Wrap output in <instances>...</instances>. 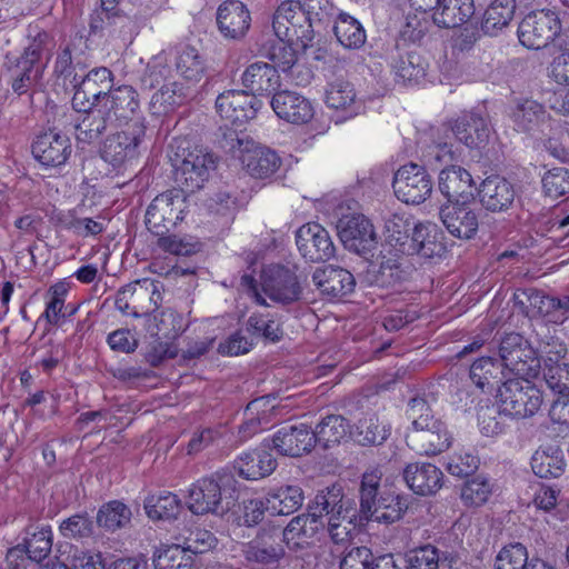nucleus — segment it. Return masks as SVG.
<instances>
[{
    "label": "nucleus",
    "instance_id": "1",
    "mask_svg": "<svg viewBox=\"0 0 569 569\" xmlns=\"http://www.w3.org/2000/svg\"><path fill=\"white\" fill-rule=\"evenodd\" d=\"M382 472L379 468L362 475L360 511L367 520L379 523L399 521L408 509L407 498L388 488H380Z\"/></svg>",
    "mask_w": 569,
    "mask_h": 569
},
{
    "label": "nucleus",
    "instance_id": "2",
    "mask_svg": "<svg viewBox=\"0 0 569 569\" xmlns=\"http://www.w3.org/2000/svg\"><path fill=\"white\" fill-rule=\"evenodd\" d=\"M173 180L178 189L192 193L201 189L216 168L213 156L199 147H182L181 143L170 154Z\"/></svg>",
    "mask_w": 569,
    "mask_h": 569
},
{
    "label": "nucleus",
    "instance_id": "3",
    "mask_svg": "<svg viewBox=\"0 0 569 569\" xmlns=\"http://www.w3.org/2000/svg\"><path fill=\"white\" fill-rule=\"evenodd\" d=\"M146 136V124L134 120L128 127L107 137L100 150L101 158L114 169H124L138 159Z\"/></svg>",
    "mask_w": 569,
    "mask_h": 569
},
{
    "label": "nucleus",
    "instance_id": "4",
    "mask_svg": "<svg viewBox=\"0 0 569 569\" xmlns=\"http://www.w3.org/2000/svg\"><path fill=\"white\" fill-rule=\"evenodd\" d=\"M498 352L502 367L509 373L529 387V378L537 375L539 360L535 357V351L528 340L520 333H506L498 346Z\"/></svg>",
    "mask_w": 569,
    "mask_h": 569
},
{
    "label": "nucleus",
    "instance_id": "5",
    "mask_svg": "<svg viewBox=\"0 0 569 569\" xmlns=\"http://www.w3.org/2000/svg\"><path fill=\"white\" fill-rule=\"evenodd\" d=\"M222 146L240 159L251 177L264 179L272 176L280 168L281 160L273 150L256 146L250 141L243 142L234 131L224 136Z\"/></svg>",
    "mask_w": 569,
    "mask_h": 569
},
{
    "label": "nucleus",
    "instance_id": "6",
    "mask_svg": "<svg viewBox=\"0 0 569 569\" xmlns=\"http://www.w3.org/2000/svg\"><path fill=\"white\" fill-rule=\"evenodd\" d=\"M297 1H283L273 14L272 28L277 38L296 41L297 46L307 49L312 46L316 27L309 20Z\"/></svg>",
    "mask_w": 569,
    "mask_h": 569
},
{
    "label": "nucleus",
    "instance_id": "7",
    "mask_svg": "<svg viewBox=\"0 0 569 569\" xmlns=\"http://www.w3.org/2000/svg\"><path fill=\"white\" fill-rule=\"evenodd\" d=\"M51 38L47 32H40L26 48L12 69V90L21 96L27 93L42 78L44 63L41 57L50 50Z\"/></svg>",
    "mask_w": 569,
    "mask_h": 569
},
{
    "label": "nucleus",
    "instance_id": "8",
    "mask_svg": "<svg viewBox=\"0 0 569 569\" xmlns=\"http://www.w3.org/2000/svg\"><path fill=\"white\" fill-rule=\"evenodd\" d=\"M187 193L178 188L158 194L146 212L147 229L156 236L166 234L183 219Z\"/></svg>",
    "mask_w": 569,
    "mask_h": 569
},
{
    "label": "nucleus",
    "instance_id": "9",
    "mask_svg": "<svg viewBox=\"0 0 569 569\" xmlns=\"http://www.w3.org/2000/svg\"><path fill=\"white\" fill-rule=\"evenodd\" d=\"M561 23L556 12L539 10L527 14L518 27V38L528 49L539 50L559 37V46L567 44L560 36Z\"/></svg>",
    "mask_w": 569,
    "mask_h": 569
},
{
    "label": "nucleus",
    "instance_id": "10",
    "mask_svg": "<svg viewBox=\"0 0 569 569\" xmlns=\"http://www.w3.org/2000/svg\"><path fill=\"white\" fill-rule=\"evenodd\" d=\"M70 84L74 90L72 108L76 111H86L94 103H100L109 90L113 89V74L108 68L98 67L83 77L74 74Z\"/></svg>",
    "mask_w": 569,
    "mask_h": 569
},
{
    "label": "nucleus",
    "instance_id": "11",
    "mask_svg": "<svg viewBox=\"0 0 569 569\" xmlns=\"http://www.w3.org/2000/svg\"><path fill=\"white\" fill-rule=\"evenodd\" d=\"M392 187L402 202L420 204L431 196L433 181L425 167L408 163L397 170Z\"/></svg>",
    "mask_w": 569,
    "mask_h": 569
},
{
    "label": "nucleus",
    "instance_id": "12",
    "mask_svg": "<svg viewBox=\"0 0 569 569\" xmlns=\"http://www.w3.org/2000/svg\"><path fill=\"white\" fill-rule=\"evenodd\" d=\"M337 231L343 246L360 254L371 251L377 243L372 223L361 213L342 216L337 222Z\"/></svg>",
    "mask_w": 569,
    "mask_h": 569
},
{
    "label": "nucleus",
    "instance_id": "13",
    "mask_svg": "<svg viewBox=\"0 0 569 569\" xmlns=\"http://www.w3.org/2000/svg\"><path fill=\"white\" fill-rule=\"evenodd\" d=\"M262 290L271 300L289 305L300 299L302 288L293 271L283 266H269L262 271Z\"/></svg>",
    "mask_w": 569,
    "mask_h": 569
},
{
    "label": "nucleus",
    "instance_id": "14",
    "mask_svg": "<svg viewBox=\"0 0 569 569\" xmlns=\"http://www.w3.org/2000/svg\"><path fill=\"white\" fill-rule=\"evenodd\" d=\"M296 243L301 256L310 262L328 261L335 257L333 241L319 223L309 222L301 226L296 232Z\"/></svg>",
    "mask_w": 569,
    "mask_h": 569
},
{
    "label": "nucleus",
    "instance_id": "15",
    "mask_svg": "<svg viewBox=\"0 0 569 569\" xmlns=\"http://www.w3.org/2000/svg\"><path fill=\"white\" fill-rule=\"evenodd\" d=\"M469 377L473 385L479 389H496L501 391L503 387L506 391L529 389L530 387L520 385L518 379L508 377L502 369V365L491 357H482L477 359L470 367Z\"/></svg>",
    "mask_w": 569,
    "mask_h": 569
},
{
    "label": "nucleus",
    "instance_id": "16",
    "mask_svg": "<svg viewBox=\"0 0 569 569\" xmlns=\"http://www.w3.org/2000/svg\"><path fill=\"white\" fill-rule=\"evenodd\" d=\"M103 111L109 113L112 121L128 127L134 120H141L139 93L131 86H119L109 90V93L100 102Z\"/></svg>",
    "mask_w": 569,
    "mask_h": 569
},
{
    "label": "nucleus",
    "instance_id": "17",
    "mask_svg": "<svg viewBox=\"0 0 569 569\" xmlns=\"http://www.w3.org/2000/svg\"><path fill=\"white\" fill-rule=\"evenodd\" d=\"M261 101L244 90H228L216 100V109L221 119L231 124H242L256 117Z\"/></svg>",
    "mask_w": 569,
    "mask_h": 569
},
{
    "label": "nucleus",
    "instance_id": "18",
    "mask_svg": "<svg viewBox=\"0 0 569 569\" xmlns=\"http://www.w3.org/2000/svg\"><path fill=\"white\" fill-rule=\"evenodd\" d=\"M187 507L193 515H219L229 509L222 501L221 486L213 478H201L188 489Z\"/></svg>",
    "mask_w": 569,
    "mask_h": 569
},
{
    "label": "nucleus",
    "instance_id": "19",
    "mask_svg": "<svg viewBox=\"0 0 569 569\" xmlns=\"http://www.w3.org/2000/svg\"><path fill=\"white\" fill-rule=\"evenodd\" d=\"M408 445L420 455L436 456L446 451L452 443L447 426L435 419L428 427L410 429L407 435Z\"/></svg>",
    "mask_w": 569,
    "mask_h": 569
},
{
    "label": "nucleus",
    "instance_id": "20",
    "mask_svg": "<svg viewBox=\"0 0 569 569\" xmlns=\"http://www.w3.org/2000/svg\"><path fill=\"white\" fill-rule=\"evenodd\" d=\"M439 216L446 229L456 238L471 239L478 231V213L466 201L447 202L441 206Z\"/></svg>",
    "mask_w": 569,
    "mask_h": 569
},
{
    "label": "nucleus",
    "instance_id": "21",
    "mask_svg": "<svg viewBox=\"0 0 569 569\" xmlns=\"http://www.w3.org/2000/svg\"><path fill=\"white\" fill-rule=\"evenodd\" d=\"M509 118L516 131L535 136L542 132V128L550 120V114L537 100L517 98L510 107Z\"/></svg>",
    "mask_w": 569,
    "mask_h": 569
},
{
    "label": "nucleus",
    "instance_id": "22",
    "mask_svg": "<svg viewBox=\"0 0 569 569\" xmlns=\"http://www.w3.org/2000/svg\"><path fill=\"white\" fill-rule=\"evenodd\" d=\"M316 447L312 429L300 423L284 426L272 437V448L280 455L297 458L309 453Z\"/></svg>",
    "mask_w": 569,
    "mask_h": 569
},
{
    "label": "nucleus",
    "instance_id": "23",
    "mask_svg": "<svg viewBox=\"0 0 569 569\" xmlns=\"http://www.w3.org/2000/svg\"><path fill=\"white\" fill-rule=\"evenodd\" d=\"M402 473L409 489L419 496L435 495L443 486V472L430 462L408 463Z\"/></svg>",
    "mask_w": 569,
    "mask_h": 569
},
{
    "label": "nucleus",
    "instance_id": "24",
    "mask_svg": "<svg viewBox=\"0 0 569 569\" xmlns=\"http://www.w3.org/2000/svg\"><path fill=\"white\" fill-rule=\"evenodd\" d=\"M481 206L490 212H505L511 208L517 192L506 178L491 176L486 178L478 190Z\"/></svg>",
    "mask_w": 569,
    "mask_h": 569
},
{
    "label": "nucleus",
    "instance_id": "25",
    "mask_svg": "<svg viewBox=\"0 0 569 569\" xmlns=\"http://www.w3.org/2000/svg\"><path fill=\"white\" fill-rule=\"evenodd\" d=\"M312 282L322 296L330 299L346 297L356 287L355 277L350 271L331 264L316 269Z\"/></svg>",
    "mask_w": 569,
    "mask_h": 569
},
{
    "label": "nucleus",
    "instance_id": "26",
    "mask_svg": "<svg viewBox=\"0 0 569 569\" xmlns=\"http://www.w3.org/2000/svg\"><path fill=\"white\" fill-rule=\"evenodd\" d=\"M71 153L70 139L56 131L37 137L32 144V154L44 167L64 164Z\"/></svg>",
    "mask_w": 569,
    "mask_h": 569
},
{
    "label": "nucleus",
    "instance_id": "27",
    "mask_svg": "<svg viewBox=\"0 0 569 569\" xmlns=\"http://www.w3.org/2000/svg\"><path fill=\"white\" fill-rule=\"evenodd\" d=\"M250 22V12L239 0H227L217 10V24L226 38H242L249 30Z\"/></svg>",
    "mask_w": 569,
    "mask_h": 569
},
{
    "label": "nucleus",
    "instance_id": "28",
    "mask_svg": "<svg viewBox=\"0 0 569 569\" xmlns=\"http://www.w3.org/2000/svg\"><path fill=\"white\" fill-rule=\"evenodd\" d=\"M244 91L252 97L270 94L280 87V76L274 66L263 61L249 64L241 76Z\"/></svg>",
    "mask_w": 569,
    "mask_h": 569
},
{
    "label": "nucleus",
    "instance_id": "29",
    "mask_svg": "<svg viewBox=\"0 0 569 569\" xmlns=\"http://www.w3.org/2000/svg\"><path fill=\"white\" fill-rule=\"evenodd\" d=\"M443 234L435 223H418L413 228L408 248H402V254H419L423 258L441 257L446 251Z\"/></svg>",
    "mask_w": 569,
    "mask_h": 569
},
{
    "label": "nucleus",
    "instance_id": "30",
    "mask_svg": "<svg viewBox=\"0 0 569 569\" xmlns=\"http://www.w3.org/2000/svg\"><path fill=\"white\" fill-rule=\"evenodd\" d=\"M271 107L279 118L291 123H306L313 116L310 102L303 96L289 90L276 92Z\"/></svg>",
    "mask_w": 569,
    "mask_h": 569
},
{
    "label": "nucleus",
    "instance_id": "31",
    "mask_svg": "<svg viewBox=\"0 0 569 569\" xmlns=\"http://www.w3.org/2000/svg\"><path fill=\"white\" fill-rule=\"evenodd\" d=\"M452 132L467 147L479 148L488 142L491 128L487 118L471 112L455 121Z\"/></svg>",
    "mask_w": 569,
    "mask_h": 569
},
{
    "label": "nucleus",
    "instance_id": "32",
    "mask_svg": "<svg viewBox=\"0 0 569 569\" xmlns=\"http://www.w3.org/2000/svg\"><path fill=\"white\" fill-rule=\"evenodd\" d=\"M277 468V460L267 449L259 448L242 453L234 461L237 473L250 481H257L270 476Z\"/></svg>",
    "mask_w": 569,
    "mask_h": 569
},
{
    "label": "nucleus",
    "instance_id": "33",
    "mask_svg": "<svg viewBox=\"0 0 569 569\" xmlns=\"http://www.w3.org/2000/svg\"><path fill=\"white\" fill-rule=\"evenodd\" d=\"M323 529L325 521L317 520L307 512L291 519L282 532V538L290 549H302Z\"/></svg>",
    "mask_w": 569,
    "mask_h": 569
},
{
    "label": "nucleus",
    "instance_id": "34",
    "mask_svg": "<svg viewBox=\"0 0 569 569\" xmlns=\"http://www.w3.org/2000/svg\"><path fill=\"white\" fill-rule=\"evenodd\" d=\"M438 187L448 202L473 196V179L469 171L459 166L442 169L439 173Z\"/></svg>",
    "mask_w": 569,
    "mask_h": 569
},
{
    "label": "nucleus",
    "instance_id": "35",
    "mask_svg": "<svg viewBox=\"0 0 569 569\" xmlns=\"http://www.w3.org/2000/svg\"><path fill=\"white\" fill-rule=\"evenodd\" d=\"M326 103L331 109L345 112L346 118H352L365 110L362 100L357 98L353 84L345 80H336L328 86Z\"/></svg>",
    "mask_w": 569,
    "mask_h": 569
},
{
    "label": "nucleus",
    "instance_id": "36",
    "mask_svg": "<svg viewBox=\"0 0 569 569\" xmlns=\"http://www.w3.org/2000/svg\"><path fill=\"white\" fill-rule=\"evenodd\" d=\"M80 112L83 116L76 126V137L80 143L91 144L99 141L113 122L100 103H94L90 109Z\"/></svg>",
    "mask_w": 569,
    "mask_h": 569
},
{
    "label": "nucleus",
    "instance_id": "37",
    "mask_svg": "<svg viewBox=\"0 0 569 569\" xmlns=\"http://www.w3.org/2000/svg\"><path fill=\"white\" fill-rule=\"evenodd\" d=\"M353 509L352 503L343 498L339 487L327 488L318 492L309 505L308 512L317 520L328 521L331 516Z\"/></svg>",
    "mask_w": 569,
    "mask_h": 569
},
{
    "label": "nucleus",
    "instance_id": "38",
    "mask_svg": "<svg viewBox=\"0 0 569 569\" xmlns=\"http://www.w3.org/2000/svg\"><path fill=\"white\" fill-rule=\"evenodd\" d=\"M267 511L271 516H288L303 503L305 496L298 485H282L271 488L267 495Z\"/></svg>",
    "mask_w": 569,
    "mask_h": 569
},
{
    "label": "nucleus",
    "instance_id": "39",
    "mask_svg": "<svg viewBox=\"0 0 569 569\" xmlns=\"http://www.w3.org/2000/svg\"><path fill=\"white\" fill-rule=\"evenodd\" d=\"M503 416L528 418L539 411L542 405L541 393H497L495 396Z\"/></svg>",
    "mask_w": 569,
    "mask_h": 569
},
{
    "label": "nucleus",
    "instance_id": "40",
    "mask_svg": "<svg viewBox=\"0 0 569 569\" xmlns=\"http://www.w3.org/2000/svg\"><path fill=\"white\" fill-rule=\"evenodd\" d=\"M316 445L323 448H331L340 445L352 436L349 421L340 415H328L323 417L312 430Z\"/></svg>",
    "mask_w": 569,
    "mask_h": 569
},
{
    "label": "nucleus",
    "instance_id": "41",
    "mask_svg": "<svg viewBox=\"0 0 569 569\" xmlns=\"http://www.w3.org/2000/svg\"><path fill=\"white\" fill-rule=\"evenodd\" d=\"M473 12L472 0H440L431 19L438 27L456 28L467 22Z\"/></svg>",
    "mask_w": 569,
    "mask_h": 569
},
{
    "label": "nucleus",
    "instance_id": "42",
    "mask_svg": "<svg viewBox=\"0 0 569 569\" xmlns=\"http://www.w3.org/2000/svg\"><path fill=\"white\" fill-rule=\"evenodd\" d=\"M566 460L560 447H539L531 457V469L539 478H558L565 472Z\"/></svg>",
    "mask_w": 569,
    "mask_h": 569
},
{
    "label": "nucleus",
    "instance_id": "43",
    "mask_svg": "<svg viewBox=\"0 0 569 569\" xmlns=\"http://www.w3.org/2000/svg\"><path fill=\"white\" fill-rule=\"evenodd\" d=\"M516 0H493L486 9L481 29L485 33L493 36L508 27L516 12Z\"/></svg>",
    "mask_w": 569,
    "mask_h": 569
},
{
    "label": "nucleus",
    "instance_id": "44",
    "mask_svg": "<svg viewBox=\"0 0 569 569\" xmlns=\"http://www.w3.org/2000/svg\"><path fill=\"white\" fill-rule=\"evenodd\" d=\"M391 427L375 415H368L359 419L352 436L355 440L363 446L381 445L390 436Z\"/></svg>",
    "mask_w": 569,
    "mask_h": 569
},
{
    "label": "nucleus",
    "instance_id": "45",
    "mask_svg": "<svg viewBox=\"0 0 569 569\" xmlns=\"http://www.w3.org/2000/svg\"><path fill=\"white\" fill-rule=\"evenodd\" d=\"M176 69L183 79L196 83L203 79L207 67L196 48L182 46L177 51Z\"/></svg>",
    "mask_w": 569,
    "mask_h": 569
},
{
    "label": "nucleus",
    "instance_id": "46",
    "mask_svg": "<svg viewBox=\"0 0 569 569\" xmlns=\"http://www.w3.org/2000/svg\"><path fill=\"white\" fill-rule=\"evenodd\" d=\"M181 508V500L172 492L152 495L144 500V510L151 520L176 519Z\"/></svg>",
    "mask_w": 569,
    "mask_h": 569
},
{
    "label": "nucleus",
    "instance_id": "47",
    "mask_svg": "<svg viewBox=\"0 0 569 569\" xmlns=\"http://www.w3.org/2000/svg\"><path fill=\"white\" fill-rule=\"evenodd\" d=\"M417 224L409 216L393 213L385 223L387 241L402 253V248L409 247L413 228Z\"/></svg>",
    "mask_w": 569,
    "mask_h": 569
},
{
    "label": "nucleus",
    "instance_id": "48",
    "mask_svg": "<svg viewBox=\"0 0 569 569\" xmlns=\"http://www.w3.org/2000/svg\"><path fill=\"white\" fill-rule=\"evenodd\" d=\"M495 492V483L486 476L468 479L461 487L460 499L466 507L478 508L486 505Z\"/></svg>",
    "mask_w": 569,
    "mask_h": 569
},
{
    "label": "nucleus",
    "instance_id": "49",
    "mask_svg": "<svg viewBox=\"0 0 569 569\" xmlns=\"http://www.w3.org/2000/svg\"><path fill=\"white\" fill-rule=\"evenodd\" d=\"M153 566L154 569H194V557L186 546H166L154 553Z\"/></svg>",
    "mask_w": 569,
    "mask_h": 569
},
{
    "label": "nucleus",
    "instance_id": "50",
    "mask_svg": "<svg viewBox=\"0 0 569 569\" xmlns=\"http://www.w3.org/2000/svg\"><path fill=\"white\" fill-rule=\"evenodd\" d=\"M338 41L348 49H358L366 42V32L361 23L347 13H340L333 26Z\"/></svg>",
    "mask_w": 569,
    "mask_h": 569
},
{
    "label": "nucleus",
    "instance_id": "51",
    "mask_svg": "<svg viewBox=\"0 0 569 569\" xmlns=\"http://www.w3.org/2000/svg\"><path fill=\"white\" fill-rule=\"evenodd\" d=\"M392 70L403 83L418 82L426 73V62L415 51L399 53L391 63Z\"/></svg>",
    "mask_w": 569,
    "mask_h": 569
},
{
    "label": "nucleus",
    "instance_id": "52",
    "mask_svg": "<svg viewBox=\"0 0 569 569\" xmlns=\"http://www.w3.org/2000/svg\"><path fill=\"white\" fill-rule=\"evenodd\" d=\"M278 540V535H260L249 543L246 550L247 558L262 563L276 562L283 555Z\"/></svg>",
    "mask_w": 569,
    "mask_h": 569
},
{
    "label": "nucleus",
    "instance_id": "53",
    "mask_svg": "<svg viewBox=\"0 0 569 569\" xmlns=\"http://www.w3.org/2000/svg\"><path fill=\"white\" fill-rule=\"evenodd\" d=\"M410 276L411 268L405 264L402 259L383 257L376 276V281L381 287L395 288L407 281Z\"/></svg>",
    "mask_w": 569,
    "mask_h": 569
},
{
    "label": "nucleus",
    "instance_id": "54",
    "mask_svg": "<svg viewBox=\"0 0 569 569\" xmlns=\"http://www.w3.org/2000/svg\"><path fill=\"white\" fill-rule=\"evenodd\" d=\"M478 427L482 436L495 438L506 431V421L501 408L495 399L490 405L481 406L478 410Z\"/></svg>",
    "mask_w": 569,
    "mask_h": 569
},
{
    "label": "nucleus",
    "instance_id": "55",
    "mask_svg": "<svg viewBox=\"0 0 569 569\" xmlns=\"http://www.w3.org/2000/svg\"><path fill=\"white\" fill-rule=\"evenodd\" d=\"M131 510L123 502L113 500L104 503L97 513V523L110 531L126 527L131 520Z\"/></svg>",
    "mask_w": 569,
    "mask_h": 569
},
{
    "label": "nucleus",
    "instance_id": "56",
    "mask_svg": "<svg viewBox=\"0 0 569 569\" xmlns=\"http://www.w3.org/2000/svg\"><path fill=\"white\" fill-rule=\"evenodd\" d=\"M183 99L182 86L171 82L153 93L150 100V110L153 114H166L179 106Z\"/></svg>",
    "mask_w": 569,
    "mask_h": 569
},
{
    "label": "nucleus",
    "instance_id": "57",
    "mask_svg": "<svg viewBox=\"0 0 569 569\" xmlns=\"http://www.w3.org/2000/svg\"><path fill=\"white\" fill-rule=\"evenodd\" d=\"M82 36L76 34L71 37L68 41L60 44L59 50L57 52V58L54 62V73L58 77H62L63 79L72 80L74 71L73 66V53L79 49V47L84 43Z\"/></svg>",
    "mask_w": 569,
    "mask_h": 569
},
{
    "label": "nucleus",
    "instance_id": "58",
    "mask_svg": "<svg viewBox=\"0 0 569 569\" xmlns=\"http://www.w3.org/2000/svg\"><path fill=\"white\" fill-rule=\"evenodd\" d=\"M247 330L251 336L271 342L279 341L283 336L280 325L269 315L252 313L247 320Z\"/></svg>",
    "mask_w": 569,
    "mask_h": 569
},
{
    "label": "nucleus",
    "instance_id": "59",
    "mask_svg": "<svg viewBox=\"0 0 569 569\" xmlns=\"http://www.w3.org/2000/svg\"><path fill=\"white\" fill-rule=\"evenodd\" d=\"M280 411L277 393H266L247 406L246 416H254L259 425L268 427L271 419L277 417Z\"/></svg>",
    "mask_w": 569,
    "mask_h": 569
},
{
    "label": "nucleus",
    "instance_id": "60",
    "mask_svg": "<svg viewBox=\"0 0 569 569\" xmlns=\"http://www.w3.org/2000/svg\"><path fill=\"white\" fill-rule=\"evenodd\" d=\"M517 298L519 303L528 308L527 315L542 317L549 321L552 296L545 295L535 288L522 290Z\"/></svg>",
    "mask_w": 569,
    "mask_h": 569
},
{
    "label": "nucleus",
    "instance_id": "61",
    "mask_svg": "<svg viewBox=\"0 0 569 569\" xmlns=\"http://www.w3.org/2000/svg\"><path fill=\"white\" fill-rule=\"evenodd\" d=\"M326 525L331 539L336 543L348 541L357 528L356 509L353 508L345 513L331 516Z\"/></svg>",
    "mask_w": 569,
    "mask_h": 569
},
{
    "label": "nucleus",
    "instance_id": "62",
    "mask_svg": "<svg viewBox=\"0 0 569 569\" xmlns=\"http://www.w3.org/2000/svg\"><path fill=\"white\" fill-rule=\"evenodd\" d=\"M303 13L316 28L330 23L336 16L331 0H297Z\"/></svg>",
    "mask_w": 569,
    "mask_h": 569
},
{
    "label": "nucleus",
    "instance_id": "63",
    "mask_svg": "<svg viewBox=\"0 0 569 569\" xmlns=\"http://www.w3.org/2000/svg\"><path fill=\"white\" fill-rule=\"evenodd\" d=\"M542 188L553 199L569 194V169L557 167L548 170L542 177Z\"/></svg>",
    "mask_w": 569,
    "mask_h": 569
},
{
    "label": "nucleus",
    "instance_id": "64",
    "mask_svg": "<svg viewBox=\"0 0 569 569\" xmlns=\"http://www.w3.org/2000/svg\"><path fill=\"white\" fill-rule=\"evenodd\" d=\"M528 562V552L521 543L503 547L496 557V569H525Z\"/></svg>",
    "mask_w": 569,
    "mask_h": 569
}]
</instances>
